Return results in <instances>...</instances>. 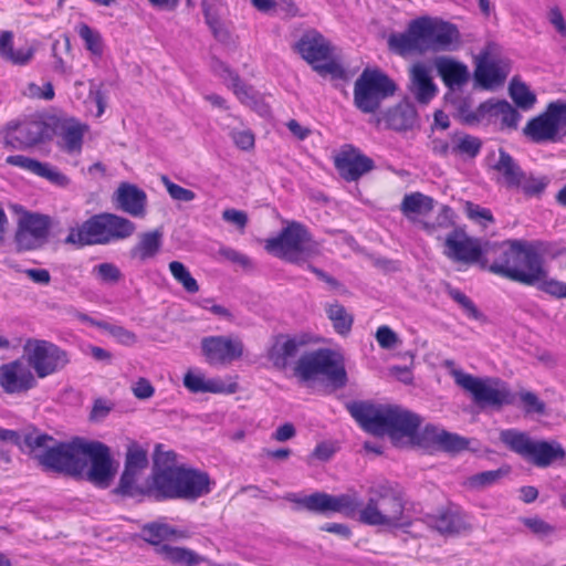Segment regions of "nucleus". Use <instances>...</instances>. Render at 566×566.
<instances>
[{
  "label": "nucleus",
  "mask_w": 566,
  "mask_h": 566,
  "mask_svg": "<svg viewBox=\"0 0 566 566\" xmlns=\"http://www.w3.org/2000/svg\"><path fill=\"white\" fill-rule=\"evenodd\" d=\"M433 208L434 200L419 191L405 195L400 203L401 213L411 221L428 216Z\"/></svg>",
  "instance_id": "35"
},
{
  "label": "nucleus",
  "mask_w": 566,
  "mask_h": 566,
  "mask_svg": "<svg viewBox=\"0 0 566 566\" xmlns=\"http://www.w3.org/2000/svg\"><path fill=\"white\" fill-rule=\"evenodd\" d=\"M415 20L408 24L406 32L392 33L388 38L389 50L400 56H407L411 53H423L420 39L415 33Z\"/></svg>",
  "instance_id": "36"
},
{
  "label": "nucleus",
  "mask_w": 566,
  "mask_h": 566,
  "mask_svg": "<svg viewBox=\"0 0 566 566\" xmlns=\"http://www.w3.org/2000/svg\"><path fill=\"white\" fill-rule=\"evenodd\" d=\"M395 82L378 67H366L354 84V104L364 114L376 113L396 93Z\"/></svg>",
  "instance_id": "8"
},
{
  "label": "nucleus",
  "mask_w": 566,
  "mask_h": 566,
  "mask_svg": "<svg viewBox=\"0 0 566 566\" xmlns=\"http://www.w3.org/2000/svg\"><path fill=\"white\" fill-rule=\"evenodd\" d=\"M510 95L514 103L525 111L531 109L536 102L535 94L531 92L525 83L516 78H513L510 84Z\"/></svg>",
  "instance_id": "49"
},
{
  "label": "nucleus",
  "mask_w": 566,
  "mask_h": 566,
  "mask_svg": "<svg viewBox=\"0 0 566 566\" xmlns=\"http://www.w3.org/2000/svg\"><path fill=\"white\" fill-rule=\"evenodd\" d=\"M294 370L305 381L323 376L335 387H343L347 380L342 356L328 349L302 355Z\"/></svg>",
  "instance_id": "11"
},
{
  "label": "nucleus",
  "mask_w": 566,
  "mask_h": 566,
  "mask_svg": "<svg viewBox=\"0 0 566 566\" xmlns=\"http://www.w3.org/2000/svg\"><path fill=\"white\" fill-rule=\"evenodd\" d=\"M500 439L510 450L520 454L524 459H526L534 440L526 432L514 429L503 430L500 433Z\"/></svg>",
  "instance_id": "45"
},
{
  "label": "nucleus",
  "mask_w": 566,
  "mask_h": 566,
  "mask_svg": "<svg viewBox=\"0 0 566 566\" xmlns=\"http://www.w3.org/2000/svg\"><path fill=\"white\" fill-rule=\"evenodd\" d=\"M411 92L420 104H428L437 95V86L432 81L428 67L416 63L410 70Z\"/></svg>",
  "instance_id": "31"
},
{
  "label": "nucleus",
  "mask_w": 566,
  "mask_h": 566,
  "mask_svg": "<svg viewBox=\"0 0 566 566\" xmlns=\"http://www.w3.org/2000/svg\"><path fill=\"white\" fill-rule=\"evenodd\" d=\"M518 397L526 413H545V403L534 392L523 390L518 394Z\"/></svg>",
  "instance_id": "58"
},
{
  "label": "nucleus",
  "mask_w": 566,
  "mask_h": 566,
  "mask_svg": "<svg viewBox=\"0 0 566 566\" xmlns=\"http://www.w3.org/2000/svg\"><path fill=\"white\" fill-rule=\"evenodd\" d=\"M59 130L62 148L67 154H80L83 147L84 135L88 132V126L74 117H70L60 123Z\"/></svg>",
  "instance_id": "32"
},
{
  "label": "nucleus",
  "mask_w": 566,
  "mask_h": 566,
  "mask_svg": "<svg viewBox=\"0 0 566 566\" xmlns=\"http://www.w3.org/2000/svg\"><path fill=\"white\" fill-rule=\"evenodd\" d=\"M6 164L42 177L57 186H65L69 182L65 175L60 172L57 169L52 168L49 164L41 163L23 155L8 156L6 158Z\"/></svg>",
  "instance_id": "23"
},
{
  "label": "nucleus",
  "mask_w": 566,
  "mask_h": 566,
  "mask_svg": "<svg viewBox=\"0 0 566 566\" xmlns=\"http://www.w3.org/2000/svg\"><path fill=\"white\" fill-rule=\"evenodd\" d=\"M113 200L118 209L132 217L144 218L146 214L147 195L134 184L120 182Z\"/></svg>",
  "instance_id": "20"
},
{
  "label": "nucleus",
  "mask_w": 566,
  "mask_h": 566,
  "mask_svg": "<svg viewBox=\"0 0 566 566\" xmlns=\"http://www.w3.org/2000/svg\"><path fill=\"white\" fill-rule=\"evenodd\" d=\"M184 386L195 394H234L239 388L235 381L226 382L220 378H207L199 370H188L184 376Z\"/></svg>",
  "instance_id": "22"
},
{
  "label": "nucleus",
  "mask_w": 566,
  "mask_h": 566,
  "mask_svg": "<svg viewBox=\"0 0 566 566\" xmlns=\"http://www.w3.org/2000/svg\"><path fill=\"white\" fill-rule=\"evenodd\" d=\"M375 338L384 349H392L400 344L399 336L387 325L377 328Z\"/></svg>",
  "instance_id": "61"
},
{
  "label": "nucleus",
  "mask_w": 566,
  "mask_h": 566,
  "mask_svg": "<svg viewBox=\"0 0 566 566\" xmlns=\"http://www.w3.org/2000/svg\"><path fill=\"white\" fill-rule=\"evenodd\" d=\"M334 166L347 182L359 180L375 169V161L352 144H345L334 156Z\"/></svg>",
  "instance_id": "18"
},
{
  "label": "nucleus",
  "mask_w": 566,
  "mask_h": 566,
  "mask_svg": "<svg viewBox=\"0 0 566 566\" xmlns=\"http://www.w3.org/2000/svg\"><path fill=\"white\" fill-rule=\"evenodd\" d=\"M534 535L545 537L555 532V527L538 516L524 517L521 520Z\"/></svg>",
  "instance_id": "60"
},
{
  "label": "nucleus",
  "mask_w": 566,
  "mask_h": 566,
  "mask_svg": "<svg viewBox=\"0 0 566 566\" xmlns=\"http://www.w3.org/2000/svg\"><path fill=\"white\" fill-rule=\"evenodd\" d=\"M494 172V180L509 189H515L523 178V169L518 163L503 148L499 149V158L491 166Z\"/></svg>",
  "instance_id": "26"
},
{
  "label": "nucleus",
  "mask_w": 566,
  "mask_h": 566,
  "mask_svg": "<svg viewBox=\"0 0 566 566\" xmlns=\"http://www.w3.org/2000/svg\"><path fill=\"white\" fill-rule=\"evenodd\" d=\"M222 258L232 263L237 269L250 270L253 268L252 260L239 250H221Z\"/></svg>",
  "instance_id": "64"
},
{
  "label": "nucleus",
  "mask_w": 566,
  "mask_h": 566,
  "mask_svg": "<svg viewBox=\"0 0 566 566\" xmlns=\"http://www.w3.org/2000/svg\"><path fill=\"white\" fill-rule=\"evenodd\" d=\"M474 76L481 86L491 88L502 84L505 81L506 73L497 62L483 59L478 63Z\"/></svg>",
  "instance_id": "40"
},
{
  "label": "nucleus",
  "mask_w": 566,
  "mask_h": 566,
  "mask_svg": "<svg viewBox=\"0 0 566 566\" xmlns=\"http://www.w3.org/2000/svg\"><path fill=\"white\" fill-rule=\"evenodd\" d=\"M484 102L473 107L469 98H460L455 103V116L465 125L474 126L483 123Z\"/></svg>",
  "instance_id": "46"
},
{
  "label": "nucleus",
  "mask_w": 566,
  "mask_h": 566,
  "mask_svg": "<svg viewBox=\"0 0 566 566\" xmlns=\"http://www.w3.org/2000/svg\"><path fill=\"white\" fill-rule=\"evenodd\" d=\"M494 250H444L446 256L461 271L470 265H479L481 269H489V252Z\"/></svg>",
  "instance_id": "37"
},
{
  "label": "nucleus",
  "mask_w": 566,
  "mask_h": 566,
  "mask_svg": "<svg viewBox=\"0 0 566 566\" xmlns=\"http://www.w3.org/2000/svg\"><path fill=\"white\" fill-rule=\"evenodd\" d=\"M354 517L363 524L389 530H405L412 524L401 495L386 483L374 484L368 489L367 502L363 505L358 503Z\"/></svg>",
  "instance_id": "3"
},
{
  "label": "nucleus",
  "mask_w": 566,
  "mask_h": 566,
  "mask_svg": "<svg viewBox=\"0 0 566 566\" xmlns=\"http://www.w3.org/2000/svg\"><path fill=\"white\" fill-rule=\"evenodd\" d=\"M324 311L336 333L349 334L354 324V315L343 304L338 301L327 302L324 305Z\"/></svg>",
  "instance_id": "39"
},
{
  "label": "nucleus",
  "mask_w": 566,
  "mask_h": 566,
  "mask_svg": "<svg viewBox=\"0 0 566 566\" xmlns=\"http://www.w3.org/2000/svg\"><path fill=\"white\" fill-rule=\"evenodd\" d=\"M92 441L75 438L70 442H56L51 457L46 459V469L77 476L85 469V461Z\"/></svg>",
  "instance_id": "14"
},
{
  "label": "nucleus",
  "mask_w": 566,
  "mask_h": 566,
  "mask_svg": "<svg viewBox=\"0 0 566 566\" xmlns=\"http://www.w3.org/2000/svg\"><path fill=\"white\" fill-rule=\"evenodd\" d=\"M22 353L35 378L40 379L60 373L70 363L66 350L45 339L28 338L22 346Z\"/></svg>",
  "instance_id": "10"
},
{
  "label": "nucleus",
  "mask_w": 566,
  "mask_h": 566,
  "mask_svg": "<svg viewBox=\"0 0 566 566\" xmlns=\"http://www.w3.org/2000/svg\"><path fill=\"white\" fill-rule=\"evenodd\" d=\"M156 552L161 556L163 559L175 564H182L186 566H202L203 563H208L207 558L196 554L193 551L185 547L172 546L170 544L160 545L158 548H156Z\"/></svg>",
  "instance_id": "38"
},
{
  "label": "nucleus",
  "mask_w": 566,
  "mask_h": 566,
  "mask_svg": "<svg viewBox=\"0 0 566 566\" xmlns=\"http://www.w3.org/2000/svg\"><path fill=\"white\" fill-rule=\"evenodd\" d=\"M135 229L130 220L104 212L94 214L82 224L71 228L64 242L80 245L107 244L130 237Z\"/></svg>",
  "instance_id": "4"
},
{
  "label": "nucleus",
  "mask_w": 566,
  "mask_h": 566,
  "mask_svg": "<svg viewBox=\"0 0 566 566\" xmlns=\"http://www.w3.org/2000/svg\"><path fill=\"white\" fill-rule=\"evenodd\" d=\"M549 182L551 178L546 175L536 176L523 171V178H520V184L515 189L521 190L525 197L541 198L545 193Z\"/></svg>",
  "instance_id": "43"
},
{
  "label": "nucleus",
  "mask_w": 566,
  "mask_h": 566,
  "mask_svg": "<svg viewBox=\"0 0 566 566\" xmlns=\"http://www.w3.org/2000/svg\"><path fill=\"white\" fill-rule=\"evenodd\" d=\"M147 468V449L136 441H130L127 446L124 471L115 492L132 497L144 495L155 496V490H153L155 486V468L153 469L150 479L145 483L138 482Z\"/></svg>",
  "instance_id": "9"
},
{
  "label": "nucleus",
  "mask_w": 566,
  "mask_h": 566,
  "mask_svg": "<svg viewBox=\"0 0 566 566\" xmlns=\"http://www.w3.org/2000/svg\"><path fill=\"white\" fill-rule=\"evenodd\" d=\"M483 111V123H500L502 128H516L521 119L517 109L506 101H485Z\"/></svg>",
  "instance_id": "28"
},
{
  "label": "nucleus",
  "mask_w": 566,
  "mask_h": 566,
  "mask_svg": "<svg viewBox=\"0 0 566 566\" xmlns=\"http://www.w3.org/2000/svg\"><path fill=\"white\" fill-rule=\"evenodd\" d=\"M385 125L394 130H407L412 127L415 122V113L406 106H395L389 108L382 116Z\"/></svg>",
  "instance_id": "41"
},
{
  "label": "nucleus",
  "mask_w": 566,
  "mask_h": 566,
  "mask_svg": "<svg viewBox=\"0 0 566 566\" xmlns=\"http://www.w3.org/2000/svg\"><path fill=\"white\" fill-rule=\"evenodd\" d=\"M23 94L32 99L52 101L55 96V91L51 82L44 83L42 87L31 82L27 85Z\"/></svg>",
  "instance_id": "59"
},
{
  "label": "nucleus",
  "mask_w": 566,
  "mask_h": 566,
  "mask_svg": "<svg viewBox=\"0 0 566 566\" xmlns=\"http://www.w3.org/2000/svg\"><path fill=\"white\" fill-rule=\"evenodd\" d=\"M290 500L308 511L318 513H342L347 517H354L358 506V495L356 492L339 495L316 492L302 499L290 497Z\"/></svg>",
  "instance_id": "17"
},
{
  "label": "nucleus",
  "mask_w": 566,
  "mask_h": 566,
  "mask_svg": "<svg viewBox=\"0 0 566 566\" xmlns=\"http://www.w3.org/2000/svg\"><path fill=\"white\" fill-rule=\"evenodd\" d=\"M293 49L318 75L345 77V70L335 56V48L318 31L311 29L304 32Z\"/></svg>",
  "instance_id": "6"
},
{
  "label": "nucleus",
  "mask_w": 566,
  "mask_h": 566,
  "mask_svg": "<svg viewBox=\"0 0 566 566\" xmlns=\"http://www.w3.org/2000/svg\"><path fill=\"white\" fill-rule=\"evenodd\" d=\"M273 255L284 262L303 264L310 258L312 250H270Z\"/></svg>",
  "instance_id": "62"
},
{
  "label": "nucleus",
  "mask_w": 566,
  "mask_h": 566,
  "mask_svg": "<svg viewBox=\"0 0 566 566\" xmlns=\"http://www.w3.org/2000/svg\"><path fill=\"white\" fill-rule=\"evenodd\" d=\"M482 148V140L469 134H463L452 138L451 154L467 158H475Z\"/></svg>",
  "instance_id": "44"
},
{
  "label": "nucleus",
  "mask_w": 566,
  "mask_h": 566,
  "mask_svg": "<svg viewBox=\"0 0 566 566\" xmlns=\"http://www.w3.org/2000/svg\"><path fill=\"white\" fill-rule=\"evenodd\" d=\"M538 289L556 297H566V284L559 281L548 279L545 271L544 276L536 284Z\"/></svg>",
  "instance_id": "63"
},
{
  "label": "nucleus",
  "mask_w": 566,
  "mask_h": 566,
  "mask_svg": "<svg viewBox=\"0 0 566 566\" xmlns=\"http://www.w3.org/2000/svg\"><path fill=\"white\" fill-rule=\"evenodd\" d=\"M428 523L441 534H454L461 528L460 517L450 511L429 516Z\"/></svg>",
  "instance_id": "48"
},
{
  "label": "nucleus",
  "mask_w": 566,
  "mask_h": 566,
  "mask_svg": "<svg viewBox=\"0 0 566 566\" xmlns=\"http://www.w3.org/2000/svg\"><path fill=\"white\" fill-rule=\"evenodd\" d=\"M448 294L455 303H458L461 306V308L469 317L476 321L482 319V313L478 310V307L474 305L471 298L467 296L463 292L457 289H449Z\"/></svg>",
  "instance_id": "55"
},
{
  "label": "nucleus",
  "mask_w": 566,
  "mask_h": 566,
  "mask_svg": "<svg viewBox=\"0 0 566 566\" xmlns=\"http://www.w3.org/2000/svg\"><path fill=\"white\" fill-rule=\"evenodd\" d=\"M202 11L205 21L211 30L217 40H224L228 38V31L224 29L218 12L206 0H202Z\"/></svg>",
  "instance_id": "51"
},
{
  "label": "nucleus",
  "mask_w": 566,
  "mask_h": 566,
  "mask_svg": "<svg viewBox=\"0 0 566 566\" xmlns=\"http://www.w3.org/2000/svg\"><path fill=\"white\" fill-rule=\"evenodd\" d=\"M415 33L419 36L423 53L449 50L458 40V29L443 20L429 17L415 19Z\"/></svg>",
  "instance_id": "15"
},
{
  "label": "nucleus",
  "mask_w": 566,
  "mask_h": 566,
  "mask_svg": "<svg viewBox=\"0 0 566 566\" xmlns=\"http://www.w3.org/2000/svg\"><path fill=\"white\" fill-rule=\"evenodd\" d=\"M464 212L470 220L479 223L484 228L494 223L492 211L472 201L464 202Z\"/></svg>",
  "instance_id": "53"
},
{
  "label": "nucleus",
  "mask_w": 566,
  "mask_h": 566,
  "mask_svg": "<svg viewBox=\"0 0 566 566\" xmlns=\"http://www.w3.org/2000/svg\"><path fill=\"white\" fill-rule=\"evenodd\" d=\"M97 326L104 328L111 336H113L122 345L133 346L137 343L136 334L129 329H126L123 326L109 325L106 323H97Z\"/></svg>",
  "instance_id": "56"
},
{
  "label": "nucleus",
  "mask_w": 566,
  "mask_h": 566,
  "mask_svg": "<svg viewBox=\"0 0 566 566\" xmlns=\"http://www.w3.org/2000/svg\"><path fill=\"white\" fill-rule=\"evenodd\" d=\"M430 444H436L446 451L459 452L469 447V441L458 434H452L433 427H427L422 431L421 447H429Z\"/></svg>",
  "instance_id": "34"
},
{
  "label": "nucleus",
  "mask_w": 566,
  "mask_h": 566,
  "mask_svg": "<svg viewBox=\"0 0 566 566\" xmlns=\"http://www.w3.org/2000/svg\"><path fill=\"white\" fill-rule=\"evenodd\" d=\"M88 451L85 469L77 478L97 488H108L117 473L118 463L112 458L109 448L102 442L92 441Z\"/></svg>",
  "instance_id": "13"
},
{
  "label": "nucleus",
  "mask_w": 566,
  "mask_h": 566,
  "mask_svg": "<svg viewBox=\"0 0 566 566\" xmlns=\"http://www.w3.org/2000/svg\"><path fill=\"white\" fill-rule=\"evenodd\" d=\"M566 126V101L549 102L544 112L531 118L523 134L535 144L558 143L562 140L560 130Z\"/></svg>",
  "instance_id": "12"
},
{
  "label": "nucleus",
  "mask_w": 566,
  "mask_h": 566,
  "mask_svg": "<svg viewBox=\"0 0 566 566\" xmlns=\"http://www.w3.org/2000/svg\"><path fill=\"white\" fill-rule=\"evenodd\" d=\"M176 454L156 449L155 497L195 501L210 493L213 481L205 471L176 465Z\"/></svg>",
  "instance_id": "1"
},
{
  "label": "nucleus",
  "mask_w": 566,
  "mask_h": 566,
  "mask_svg": "<svg viewBox=\"0 0 566 566\" xmlns=\"http://www.w3.org/2000/svg\"><path fill=\"white\" fill-rule=\"evenodd\" d=\"M177 532L165 524H149L143 528V536L145 541L155 545L158 548L163 545L164 541L175 536Z\"/></svg>",
  "instance_id": "50"
},
{
  "label": "nucleus",
  "mask_w": 566,
  "mask_h": 566,
  "mask_svg": "<svg viewBox=\"0 0 566 566\" xmlns=\"http://www.w3.org/2000/svg\"><path fill=\"white\" fill-rule=\"evenodd\" d=\"M446 248H481L463 227H454L446 237Z\"/></svg>",
  "instance_id": "54"
},
{
  "label": "nucleus",
  "mask_w": 566,
  "mask_h": 566,
  "mask_svg": "<svg viewBox=\"0 0 566 566\" xmlns=\"http://www.w3.org/2000/svg\"><path fill=\"white\" fill-rule=\"evenodd\" d=\"M12 31L6 30L0 32V57L13 65H28L34 57L35 48L32 44L25 43L14 49Z\"/></svg>",
  "instance_id": "29"
},
{
  "label": "nucleus",
  "mask_w": 566,
  "mask_h": 566,
  "mask_svg": "<svg viewBox=\"0 0 566 566\" xmlns=\"http://www.w3.org/2000/svg\"><path fill=\"white\" fill-rule=\"evenodd\" d=\"M353 418L369 433L389 434L397 444L406 439L408 443L421 446L422 433L418 434L420 418L397 406L358 402L348 406Z\"/></svg>",
  "instance_id": "2"
},
{
  "label": "nucleus",
  "mask_w": 566,
  "mask_h": 566,
  "mask_svg": "<svg viewBox=\"0 0 566 566\" xmlns=\"http://www.w3.org/2000/svg\"><path fill=\"white\" fill-rule=\"evenodd\" d=\"M489 271L524 285H536L544 276L543 260L535 250H497Z\"/></svg>",
  "instance_id": "5"
},
{
  "label": "nucleus",
  "mask_w": 566,
  "mask_h": 566,
  "mask_svg": "<svg viewBox=\"0 0 566 566\" xmlns=\"http://www.w3.org/2000/svg\"><path fill=\"white\" fill-rule=\"evenodd\" d=\"M510 472L509 468H500L496 470L484 471L470 475L464 485L471 490L480 491L491 485H494L500 480L505 478Z\"/></svg>",
  "instance_id": "47"
},
{
  "label": "nucleus",
  "mask_w": 566,
  "mask_h": 566,
  "mask_svg": "<svg viewBox=\"0 0 566 566\" xmlns=\"http://www.w3.org/2000/svg\"><path fill=\"white\" fill-rule=\"evenodd\" d=\"M169 270L172 276L184 286L187 292L196 293L199 291L197 281L191 276L190 272L181 262H170Z\"/></svg>",
  "instance_id": "52"
},
{
  "label": "nucleus",
  "mask_w": 566,
  "mask_h": 566,
  "mask_svg": "<svg viewBox=\"0 0 566 566\" xmlns=\"http://www.w3.org/2000/svg\"><path fill=\"white\" fill-rule=\"evenodd\" d=\"M201 354L210 366H228L244 355L243 340L237 335L206 336L200 342Z\"/></svg>",
  "instance_id": "16"
},
{
  "label": "nucleus",
  "mask_w": 566,
  "mask_h": 566,
  "mask_svg": "<svg viewBox=\"0 0 566 566\" xmlns=\"http://www.w3.org/2000/svg\"><path fill=\"white\" fill-rule=\"evenodd\" d=\"M312 240L306 226L298 221L287 220L276 238L269 240L266 248H303Z\"/></svg>",
  "instance_id": "27"
},
{
  "label": "nucleus",
  "mask_w": 566,
  "mask_h": 566,
  "mask_svg": "<svg viewBox=\"0 0 566 566\" xmlns=\"http://www.w3.org/2000/svg\"><path fill=\"white\" fill-rule=\"evenodd\" d=\"M76 33L84 43L85 49L94 57L101 59L104 54V40L101 32L87 23L81 22L75 28Z\"/></svg>",
  "instance_id": "42"
},
{
  "label": "nucleus",
  "mask_w": 566,
  "mask_h": 566,
  "mask_svg": "<svg viewBox=\"0 0 566 566\" xmlns=\"http://www.w3.org/2000/svg\"><path fill=\"white\" fill-rule=\"evenodd\" d=\"M566 451L557 441L533 440L525 460L538 468H547L554 461L564 460Z\"/></svg>",
  "instance_id": "30"
},
{
  "label": "nucleus",
  "mask_w": 566,
  "mask_h": 566,
  "mask_svg": "<svg viewBox=\"0 0 566 566\" xmlns=\"http://www.w3.org/2000/svg\"><path fill=\"white\" fill-rule=\"evenodd\" d=\"M443 365L449 370L454 382L471 394L475 402L493 407L512 403L511 392L506 384L501 379L474 377L455 367L453 360H446Z\"/></svg>",
  "instance_id": "7"
},
{
  "label": "nucleus",
  "mask_w": 566,
  "mask_h": 566,
  "mask_svg": "<svg viewBox=\"0 0 566 566\" xmlns=\"http://www.w3.org/2000/svg\"><path fill=\"white\" fill-rule=\"evenodd\" d=\"M36 384L35 375L25 359H14L0 366V388L8 395L27 394Z\"/></svg>",
  "instance_id": "19"
},
{
  "label": "nucleus",
  "mask_w": 566,
  "mask_h": 566,
  "mask_svg": "<svg viewBox=\"0 0 566 566\" xmlns=\"http://www.w3.org/2000/svg\"><path fill=\"white\" fill-rule=\"evenodd\" d=\"M306 344L303 336L277 335L268 349V358L277 369H285Z\"/></svg>",
  "instance_id": "21"
},
{
  "label": "nucleus",
  "mask_w": 566,
  "mask_h": 566,
  "mask_svg": "<svg viewBox=\"0 0 566 566\" xmlns=\"http://www.w3.org/2000/svg\"><path fill=\"white\" fill-rule=\"evenodd\" d=\"M436 69L443 84L450 88H461L470 78L468 66L452 59L442 57L436 62Z\"/></svg>",
  "instance_id": "33"
},
{
  "label": "nucleus",
  "mask_w": 566,
  "mask_h": 566,
  "mask_svg": "<svg viewBox=\"0 0 566 566\" xmlns=\"http://www.w3.org/2000/svg\"><path fill=\"white\" fill-rule=\"evenodd\" d=\"M161 184L165 186L169 196L176 201L189 202L196 198V193L187 188H184L172 182L167 176L160 177Z\"/></svg>",
  "instance_id": "57"
},
{
  "label": "nucleus",
  "mask_w": 566,
  "mask_h": 566,
  "mask_svg": "<svg viewBox=\"0 0 566 566\" xmlns=\"http://www.w3.org/2000/svg\"><path fill=\"white\" fill-rule=\"evenodd\" d=\"M51 226L52 220L49 216L24 211L18 220L17 237L20 240L31 238L42 242L49 237Z\"/></svg>",
  "instance_id": "24"
},
{
  "label": "nucleus",
  "mask_w": 566,
  "mask_h": 566,
  "mask_svg": "<svg viewBox=\"0 0 566 566\" xmlns=\"http://www.w3.org/2000/svg\"><path fill=\"white\" fill-rule=\"evenodd\" d=\"M56 446V440L39 430L23 432L21 451L32 455L39 463L46 468V459L51 457Z\"/></svg>",
  "instance_id": "25"
}]
</instances>
